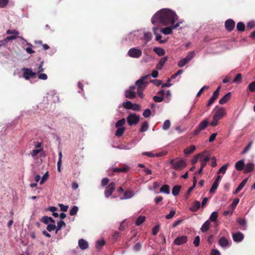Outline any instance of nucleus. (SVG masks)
Wrapping results in <instances>:
<instances>
[{
	"instance_id": "obj_17",
	"label": "nucleus",
	"mask_w": 255,
	"mask_h": 255,
	"mask_svg": "<svg viewBox=\"0 0 255 255\" xmlns=\"http://www.w3.org/2000/svg\"><path fill=\"white\" fill-rule=\"evenodd\" d=\"M231 97V93L229 92L222 97L219 101V103L221 105L226 103Z\"/></svg>"
},
{
	"instance_id": "obj_28",
	"label": "nucleus",
	"mask_w": 255,
	"mask_h": 255,
	"mask_svg": "<svg viewBox=\"0 0 255 255\" xmlns=\"http://www.w3.org/2000/svg\"><path fill=\"white\" fill-rule=\"evenodd\" d=\"M210 223L209 221H206L202 225L201 230L202 232H205L207 231L210 228Z\"/></svg>"
},
{
	"instance_id": "obj_10",
	"label": "nucleus",
	"mask_w": 255,
	"mask_h": 255,
	"mask_svg": "<svg viewBox=\"0 0 255 255\" xmlns=\"http://www.w3.org/2000/svg\"><path fill=\"white\" fill-rule=\"evenodd\" d=\"M226 115V110L224 108H220L218 109L213 116V119H216L218 120H220Z\"/></svg>"
},
{
	"instance_id": "obj_36",
	"label": "nucleus",
	"mask_w": 255,
	"mask_h": 255,
	"mask_svg": "<svg viewBox=\"0 0 255 255\" xmlns=\"http://www.w3.org/2000/svg\"><path fill=\"white\" fill-rule=\"evenodd\" d=\"M160 192L169 194L170 193L169 186L168 185H164L162 186L160 189Z\"/></svg>"
},
{
	"instance_id": "obj_16",
	"label": "nucleus",
	"mask_w": 255,
	"mask_h": 255,
	"mask_svg": "<svg viewBox=\"0 0 255 255\" xmlns=\"http://www.w3.org/2000/svg\"><path fill=\"white\" fill-rule=\"evenodd\" d=\"M255 168V165L253 163H248L245 166V170L244 172L245 173H248L251 172Z\"/></svg>"
},
{
	"instance_id": "obj_9",
	"label": "nucleus",
	"mask_w": 255,
	"mask_h": 255,
	"mask_svg": "<svg viewBox=\"0 0 255 255\" xmlns=\"http://www.w3.org/2000/svg\"><path fill=\"white\" fill-rule=\"evenodd\" d=\"M135 86H131L125 92V97L127 98L133 99L135 98L136 94L134 92Z\"/></svg>"
},
{
	"instance_id": "obj_7",
	"label": "nucleus",
	"mask_w": 255,
	"mask_h": 255,
	"mask_svg": "<svg viewBox=\"0 0 255 255\" xmlns=\"http://www.w3.org/2000/svg\"><path fill=\"white\" fill-rule=\"evenodd\" d=\"M180 23V22H178L176 24H170V26L161 28L160 31L166 35L170 34L172 33V30L179 26Z\"/></svg>"
},
{
	"instance_id": "obj_62",
	"label": "nucleus",
	"mask_w": 255,
	"mask_h": 255,
	"mask_svg": "<svg viewBox=\"0 0 255 255\" xmlns=\"http://www.w3.org/2000/svg\"><path fill=\"white\" fill-rule=\"evenodd\" d=\"M41 150H42L41 149H36L33 150L31 152V155L32 157H34L36 156L40 152V151Z\"/></svg>"
},
{
	"instance_id": "obj_35",
	"label": "nucleus",
	"mask_w": 255,
	"mask_h": 255,
	"mask_svg": "<svg viewBox=\"0 0 255 255\" xmlns=\"http://www.w3.org/2000/svg\"><path fill=\"white\" fill-rule=\"evenodd\" d=\"M65 226H66V224L64 221H60L58 222L57 223V226H56V233H57L58 231L60 230L63 227H64Z\"/></svg>"
},
{
	"instance_id": "obj_52",
	"label": "nucleus",
	"mask_w": 255,
	"mask_h": 255,
	"mask_svg": "<svg viewBox=\"0 0 255 255\" xmlns=\"http://www.w3.org/2000/svg\"><path fill=\"white\" fill-rule=\"evenodd\" d=\"M6 33L7 34H13V35L18 36L19 34V32L15 29H13V30L8 29L7 30Z\"/></svg>"
},
{
	"instance_id": "obj_25",
	"label": "nucleus",
	"mask_w": 255,
	"mask_h": 255,
	"mask_svg": "<svg viewBox=\"0 0 255 255\" xmlns=\"http://www.w3.org/2000/svg\"><path fill=\"white\" fill-rule=\"evenodd\" d=\"M153 51L159 56H163L165 54L164 50L160 47H154Z\"/></svg>"
},
{
	"instance_id": "obj_20",
	"label": "nucleus",
	"mask_w": 255,
	"mask_h": 255,
	"mask_svg": "<svg viewBox=\"0 0 255 255\" xmlns=\"http://www.w3.org/2000/svg\"><path fill=\"white\" fill-rule=\"evenodd\" d=\"M245 163L244 160H240L237 162L235 164V168L238 171H242L245 167Z\"/></svg>"
},
{
	"instance_id": "obj_34",
	"label": "nucleus",
	"mask_w": 255,
	"mask_h": 255,
	"mask_svg": "<svg viewBox=\"0 0 255 255\" xmlns=\"http://www.w3.org/2000/svg\"><path fill=\"white\" fill-rule=\"evenodd\" d=\"M148 128V124L146 121L144 122L141 126L140 128V132H144L146 131Z\"/></svg>"
},
{
	"instance_id": "obj_21",
	"label": "nucleus",
	"mask_w": 255,
	"mask_h": 255,
	"mask_svg": "<svg viewBox=\"0 0 255 255\" xmlns=\"http://www.w3.org/2000/svg\"><path fill=\"white\" fill-rule=\"evenodd\" d=\"M168 60V57H164L162 58H161L159 63L157 64L156 65V68L158 69V70H161L162 69L163 65L165 64V63L166 62V61H167Z\"/></svg>"
},
{
	"instance_id": "obj_6",
	"label": "nucleus",
	"mask_w": 255,
	"mask_h": 255,
	"mask_svg": "<svg viewBox=\"0 0 255 255\" xmlns=\"http://www.w3.org/2000/svg\"><path fill=\"white\" fill-rule=\"evenodd\" d=\"M128 55L129 57L134 58H138L142 55V51L139 49L134 47L130 48L128 51Z\"/></svg>"
},
{
	"instance_id": "obj_30",
	"label": "nucleus",
	"mask_w": 255,
	"mask_h": 255,
	"mask_svg": "<svg viewBox=\"0 0 255 255\" xmlns=\"http://www.w3.org/2000/svg\"><path fill=\"white\" fill-rule=\"evenodd\" d=\"M41 221L45 224H47L49 222L55 223V221L51 217L48 216L43 217Z\"/></svg>"
},
{
	"instance_id": "obj_24",
	"label": "nucleus",
	"mask_w": 255,
	"mask_h": 255,
	"mask_svg": "<svg viewBox=\"0 0 255 255\" xmlns=\"http://www.w3.org/2000/svg\"><path fill=\"white\" fill-rule=\"evenodd\" d=\"M219 245L222 247H227L228 246L229 242L224 237H222L219 241Z\"/></svg>"
},
{
	"instance_id": "obj_58",
	"label": "nucleus",
	"mask_w": 255,
	"mask_h": 255,
	"mask_svg": "<svg viewBox=\"0 0 255 255\" xmlns=\"http://www.w3.org/2000/svg\"><path fill=\"white\" fill-rule=\"evenodd\" d=\"M255 26V22L254 21H250L248 22L247 27L249 29H251Z\"/></svg>"
},
{
	"instance_id": "obj_5",
	"label": "nucleus",
	"mask_w": 255,
	"mask_h": 255,
	"mask_svg": "<svg viewBox=\"0 0 255 255\" xmlns=\"http://www.w3.org/2000/svg\"><path fill=\"white\" fill-rule=\"evenodd\" d=\"M127 122L129 126L136 125L139 121V117L136 114H130L127 118Z\"/></svg>"
},
{
	"instance_id": "obj_51",
	"label": "nucleus",
	"mask_w": 255,
	"mask_h": 255,
	"mask_svg": "<svg viewBox=\"0 0 255 255\" xmlns=\"http://www.w3.org/2000/svg\"><path fill=\"white\" fill-rule=\"evenodd\" d=\"M151 114V110L149 109H146L143 112L142 115L145 118H148Z\"/></svg>"
},
{
	"instance_id": "obj_14",
	"label": "nucleus",
	"mask_w": 255,
	"mask_h": 255,
	"mask_svg": "<svg viewBox=\"0 0 255 255\" xmlns=\"http://www.w3.org/2000/svg\"><path fill=\"white\" fill-rule=\"evenodd\" d=\"M244 235L240 232L233 234V239L236 242H240L244 239Z\"/></svg>"
},
{
	"instance_id": "obj_33",
	"label": "nucleus",
	"mask_w": 255,
	"mask_h": 255,
	"mask_svg": "<svg viewBox=\"0 0 255 255\" xmlns=\"http://www.w3.org/2000/svg\"><path fill=\"white\" fill-rule=\"evenodd\" d=\"M171 126L170 121L168 120H166L162 125V129L167 130L169 129Z\"/></svg>"
},
{
	"instance_id": "obj_55",
	"label": "nucleus",
	"mask_w": 255,
	"mask_h": 255,
	"mask_svg": "<svg viewBox=\"0 0 255 255\" xmlns=\"http://www.w3.org/2000/svg\"><path fill=\"white\" fill-rule=\"evenodd\" d=\"M131 110L134 111H139L140 110V106L137 104H133Z\"/></svg>"
},
{
	"instance_id": "obj_18",
	"label": "nucleus",
	"mask_w": 255,
	"mask_h": 255,
	"mask_svg": "<svg viewBox=\"0 0 255 255\" xmlns=\"http://www.w3.org/2000/svg\"><path fill=\"white\" fill-rule=\"evenodd\" d=\"M247 181H248V178H245V179H244L241 182V183L239 185V186H238V187L237 188V189L234 192V194H238L243 189V188L245 186Z\"/></svg>"
},
{
	"instance_id": "obj_48",
	"label": "nucleus",
	"mask_w": 255,
	"mask_h": 255,
	"mask_svg": "<svg viewBox=\"0 0 255 255\" xmlns=\"http://www.w3.org/2000/svg\"><path fill=\"white\" fill-rule=\"evenodd\" d=\"M219 185V183H217L216 182H214L210 190V193H214L215 192L216 190L217 189Z\"/></svg>"
},
{
	"instance_id": "obj_37",
	"label": "nucleus",
	"mask_w": 255,
	"mask_h": 255,
	"mask_svg": "<svg viewBox=\"0 0 255 255\" xmlns=\"http://www.w3.org/2000/svg\"><path fill=\"white\" fill-rule=\"evenodd\" d=\"M145 220V218L144 216H139L137 218L135 222V225L137 226L140 225L143 223Z\"/></svg>"
},
{
	"instance_id": "obj_1",
	"label": "nucleus",
	"mask_w": 255,
	"mask_h": 255,
	"mask_svg": "<svg viewBox=\"0 0 255 255\" xmlns=\"http://www.w3.org/2000/svg\"><path fill=\"white\" fill-rule=\"evenodd\" d=\"M178 19L176 13L169 9L163 8L156 12L151 18L153 24H161L167 26L174 24Z\"/></svg>"
},
{
	"instance_id": "obj_54",
	"label": "nucleus",
	"mask_w": 255,
	"mask_h": 255,
	"mask_svg": "<svg viewBox=\"0 0 255 255\" xmlns=\"http://www.w3.org/2000/svg\"><path fill=\"white\" fill-rule=\"evenodd\" d=\"M200 237L199 236H197L195 238L194 242H193L194 245L196 247H198L200 244Z\"/></svg>"
},
{
	"instance_id": "obj_59",
	"label": "nucleus",
	"mask_w": 255,
	"mask_h": 255,
	"mask_svg": "<svg viewBox=\"0 0 255 255\" xmlns=\"http://www.w3.org/2000/svg\"><path fill=\"white\" fill-rule=\"evenodd\" d=\"M175 213L176 212L175 210H171L169 214L165 216V218L166 219H170L175 215Z\"/></svg>"
},
{
	"instance_id": "obj_64",
	"label": "nucleus",
	"mask_w": 255,
	"mask_h": 255,
	"mask_svg": "<svg viewBox=\"0 0 255 255\" xmlns=\"http://www.w3.org/2000/svg\"><path fill=\"white\" fill-rule=\"evenodd\" d=\"M59 206L60 208L61 211H62L63 212H66L67 211L68 208V206L67 205H64L62 204H59Z\"/></svg>"
},
{
	"instance_id": "obj_60",
	"label": "nucleus",
	"mask_w": 255,
	"mask_h": 255,
	"mask_svg": "<svg viewBox=\"0 0 255 255\" xmlns=\"http://www.w3.org/2000/svg\"><path fill=\"white\" fill-rule=\"evenodd\" d=\"M46 229L49 232H51L52 231L54 230L55 229L56 230V226L54 224H49L47 226Z\"/></svg>"
},
{
	"instance_id": "obj_2",
	"label": "nucleus",
	"mask_w": 255,
	"mask_h": 255,
	"mask_svg": "<svg viewBox=\"0 0 255 255\" xmlns=\"http://www.w3.org/2000/svg\"><path fill=\"white\" fill-rule=\"evenodd\" d=\"M149 74L141 77L139 79L137 80L135 83V87H137V92L138 96L142 99L143 98V91L147 86L148 82L146 81L150 78Z\"/></svg>"
},
{
	"instance_id": "obj_13",
	"label": "nucleus",
	"mask_w": 255,
	"mask_h": 255,
	"mask_svg": "<svg viewBox=\"0 0 255 255\" xmlns=\"http://www.w3.org/2000/svg\"><path fill=\"white\" fill-rule=\"evenodd\" d=\"M225 27L228 31L231 32L235 28V22L232 19H228L225 22Z\"/></svg>"
},
{
	"instance_id": "obj_22",
	"label": "nucleus",
	"mask_w": 255,
	"mask_h": 255,
	"mask_svg": "<svg viewBox=\"0 0 255 255\" xmlns=\"http://www.w3.org/2000/svg\"><path fill=\"white\" fill-rule=\"evenodd\" d=\"M79 247L82 250H85L88 248V244L87 241L84 239H80L78 242Z\"/></svg>"
},
{
	"instance_id": "obj_39",
	"label": "nucleus",
	"mask_w": 255,
	"mask_h": 255,
	"mask_svg": "<svg viewBox=\"0 0 255 255\" xmlns=\"http://www.w3.org/2000/svg\"><path fill=\"white\" fill-rule=\"evenodd\" d=\"M218 212H213L210 215L209 220L212 222H215L216 221V220L218 218Z\"/></svg>"
},
{
	"instance_id": "obj_11",
	"label": "nucleus",
	"mask_w": 255,
	"mask_h": 255,
	"mask_svg": "<svg viewBox=\"0 0 255 255\" xmlns=\"http://www.w3.org/2000/svg\"><path fill=\"white\" fill-rule=\"evenodd\" d=\"M188 241V238L186 236L177 237L174 240L173 243L177 246H180L186 243Z\"/></svg>"
},
{
	"instance_id": "obj_23",
	"label": "nucleus",
	"mask_w": 255,
	"mask_h": 255,
	"mask_svg": "<svg viewBox=\"0 0 255 255\" xmlns=\"http://www.w3.org/2000/svg\"><path fill=\"white\" fill-rule=\"evenodd\" d=\"M129 167L127 165H125L121 168H115L113 171L114 172H126L129 170Z\"/></svg>"
},
{
	"instance_id": "obj_42",
	"label": "nucleus",
	"mask_w": 255,
	"mask_h": 255,
	"mask_svg": "<svg viewBox=\"0 0 255 255\" xmlns=\"http://www.w3.org/2000/svg\"><path fill=\"white\" fill-rule=\"evenodd\" d=\"M194 56V52L190 51L188 53L186 57L184 58L189 62Z\"/></svg>"
},
{
	"instance_id": "obj_50",
	"label": "nucleus",
	"mask_w": 255,
	"mask_h": 255,
	"mask_svg": "<svg viewBox=\"0 0 255 255\" xmlns=\"http://www.w3.org/2000/svg\"><path fill=\"white\" fill-rule=\"evenodd\" d=\"M49 177L48 172H46L42 176L41 180L40 181V184H43L45 181H46Z\"/></svg>"
},
{
	"instance_id": "obj_57",
	"label": "nucleus",
	"mask_w": 255,
	"mask_h": 255,
	"mask_svg": "<svg viewBox=\"0 0 255 255\" xmlns=\"http://www.w3.org/2000/svg\"><path fill=\"white\" fill-rule=\"evenodd\" d=\"M242 79V74L240 73L238 74L236 77L234 78L233 80V82L234 83H239L240 82Z\"/></svg>"
},
{
	"instance_id": "obj_56",
	"label": "nucleus",
	"mask_w": 255,
	"mask_h": 255,
	"mask_svg": "<svg viewBox=\"0 0 255 255\" xmlns=\"http://www.w3.org/2000/svg\"><path fill=\"white\" fill-rule=\"evenodd\" d=\"M163 96H154L153 98V100L155 102H161L163 100Z\"/></svg>"
},
{
	"instance_id": "obj_29",
	"label": "nucleus",
	"mask_w": 255,
	"mask_h": 255,
	"mask_svg": "<svg viewBox=\"0 0 255 255\" xmlns=\"http://www.w3.org/2000/svg\"><path fill=\"white\" fill-rule=\"evenodd\" d=\"M206 152V151H205L204 152L202 153H200L199 154H197L195 155L194 158L192 159L191 161V163L192 165H194L195 163H196L198 160V159H200V157L202 156Z\"/></svg>"
},
{
	"instance_id": "obj_40",
	"label": "nucleus",
	"mask_w": 255,
	"mask_h": 255,
	"mask_svg": "<svg viewBox=\"0 0 255 255\" xmlns=\"http://www.w3.org/2000/svg\"><path fill=\"white\" fill-rule=\"evenodd\" d=\"M229 164H226L223 166H222L218 170V174H219L220 173L225 174L227 168L228 167Z\"/></svg>"
},
{
	"instance_id": "obj_32",
	"label": "nucleus",
	"mask_w": 255,
	"mask_h": 255,
	"mask_svg": "<svg viewBox=\"0 0 255 255\" xmlns=\"http://www.w3.org/2000/svg\"><path fill=\"white\" fill-rule=\"evenodd\" d=\"M237 29L239 31H244L246 29L245 24L243 22H239L237 24Z\"/></svg>"
},
{
	"instance_id": "obj_4",
	"label": "nucleus",
	"mask_w": 255,
	"mask_h": 255,
	"mask_svg": "<svg viewBox=\"0 0 255 255\" xmlns=\"http://www.w3.org/2000/svg\"><path fill=\"white\" fill-rule=\"evenodd\" d=\"M209 125L208 119H205L202 121L199 125L196 127V129L193 131L192 134L194 136L198 135L200 132L204 130Z\"/></svg>"
},
{
	"instance_id": "obj_41",
	"label": "nucleus",
	"mask_w": 255,
	"mask_h": 255,
	"mask_svg": "<svg viewBox=\"0 0 255 255\" xmlns=\"http://www.w3.org/2000/svg\"><path fill=\"white\" fill-rule=\"evenodd\" d=\"M194 56V52L190 51L188 53L186 57L184 58L189 62Z\"/></svg>"
},
{
	"instance_id": "obj_27",
	"label": "nucleus",
	"mask_w": 255,
	"mask_h": 255,
	"mask_svg": "<svg viewBox=\"0 0 255 255\" xmlns=\"http://www.w3.org/2000/svg\"><path fill=\"white\" fill-rule=\"evenodd\" d=\"M181 188V186L180 185L174 186L172 190V194L175 196H177L179 194Z\"/></svg>"
},
{
	"instance_id": "obj_63",
	"label": "nucleus",
	"mask_w": 255,
	"mask_h": 255,
	"mask_svg": "<svg viewBox=\"0 0 255 255\" xmlns=\"http://www.w3.org/2000/svg\"><path fill=\"white\" fill-rule=\"evenodd\" d=\"M159 230V225H157L153 228V229L152 230V234L154 236L157 235Z\"/></svg>"
},
{
	"instance_id": "obj_3",
	"label": "nucleus",
	"mask_w": 255,
	"mask_h": 255,
	"mask_svg": "<svg viewBox=\"0 0 255 255\" xmlns=\"http://www.w3.org/2000/svg\"><path fill=\"white\" fill-rule=\"evenodd\" d=\"M169 164L171 165V168L175 170H182L186 166L185 161L178 157L171 159Z\"/></svg>"
},
{
	"instance_id": "obj_15",
	"label": "nucleus",
	"mask_w": 255,
	"mask_h": 255,
	"mask_svg": "<svg viewBox=\"0 0 255 255\" xmlns=\"http://www.w3.org/2000/svg\"><path fill=\"white\" fill-rule=\"evenodd\" d=\"M201 206V203L198 201H195L193 202L192 207L190 208V210L192 212H197Z\"/></svg>"
},
{
	"instance_id": "obj_43",
	"label": "nucleus",
	"mask_w": 255,
	"mask_h": 255,
	"mask_svg": "<svg viewBox=\"0 0 255 255\" xmlns=\"http://www.w3.org/2000/svg\"><path fill=\"white\" fill-rule=\"evenodd\" d=\"M133 103L130 101H127L123 104V107L126 109L131 110Z\"/></svg>"
},
{
	"instance_id": "obj_38",
	"label": "nucleus",
	"mask_w": 255,
	"mask_h": 255,
	"mask_svg": "<svg viewBox=\"0 0 255 255\" xmlns=\"http://www.w3.org/2000/svg\"><path fill=\"white\" fill-rule=\"evenodd\" d=\"M133 195V192L130 190H127L124 193V199H129Z\"/></svg>"
},
{
	"instance_id": "obj_26",
	"label": "nucleus",
	"mask_w": 255,
	"mask_h": 255,
	"mask_svg": "<svg viewBox=\"0 0 255 255\" xmlns=\"http://www.w3.org/2000/svg\"><path fill=\"white\" fill-rule=\"evenodd\" d=\"M195 146L194 145H192L189 147H187V148H186L184 150V152L185 154H189L192 153L195 150Z\"/></svg>"
},
{
	"instance_id": "obj_44",
	"label": "nucleus",
	"mask_w": 255,
	"mask_h": 255,
	"mask_svg": "<svg viewBox=\"0 0 255 255\" xmlns=\"http://www.w3.org/2000/svg\"><path fill=\"white\" fill-rule=\"evenodd\" d=\"M188 63V62L185 58H183L178 61L177 65L179 67H182Z\"/></svg>"
},
{
	"instance_id": "obj_8",
	"label": "nucleus",
	"mask_w": 255,
	"mask_h": 255,
	"mask_svg": "<svg viewBox=\"0 0 255 255\" xmlns=\"http://www.w3.org/2000/svg\"><path fill=\"white\" fill-rule=\"evenodd\" d=\"M116 187V184L112 182H111L108 186L106 187L104 192L105 196L106 197L108 198L112 195L113 191L115 190Z\"/></svg>"
},
{
	"instance_id": "obj_12",
	"label": "nucleus",
	"mask_w": 255,
	"mask_h": 255,
	"mask_svg": "<svg viewBox=\"0 0 255 255\" xmlns=\"http://www.w3.org/2000/svg\"><path fill=\"white\" fill-rule=\"evenodd\" d=\"M23 77L26 80H29L30 77H33L36 75V73L32 71L31 68H23Z\"/></svg>"
},
{
	"instance_id": "obj_61",
	"label": "nucleus",
	"mask_w": 255,
	"mask_h": 255,
	"mask_svg": "<svg viewBox=\"0 0 255 255\" xmlns=\"http://www.w3.org/2000/svg\"><path fill=\"white\" fill-rule=\"evenodd\" d=\"M109 182V179L108 178H104L101 181V185L102 186H105L108 185Z\"/></svg>"
},
{
	"instance_id": "obj_46",
	"label": "nucleus",
	"mask_w": 255,
	"mask_h": 255,
	"mask_svg": "<svg viewBox=\"0 0 255 255\" xmlns=\"http://www.w3.org/2000/svg\"><path fill=\"white\" fill-rule=\"evenodd\" d=\"M126 123V120L125 119H122L119 121H118L116 124V128H121L120 127H122L124 125H125Z\"/></svg>"
},
{
	"instance_id": "obj_49",
	"label": "nucleus",
	"mask_w": 255,
	"mask_h": 255,
	"mask_svg": "<svg viewBox=\"0 0 255 255\" xmlns=\"http://www.w3.org/2000/svg\"><path fill=\"white\" fill-rule=\"evenodd\" d=\"M239 199L235 198L234 199L231 205V207H232L233 211H234L235 210V209L236 208V207L237 205H238V204L239 203Z\"/></svg>"
},
{
	"instance_id": "obj_47",
	"label": "nucleus",
	"mask_w": 255,
	"mask_h": 255,
	"mask_svg": "<svg viewBox=\"0 0 255 255\" xmlns=\"http://www.w3.org/2000/svg\"><path fill=\"white\" fill-rule=\"evenodd\" d=\"M78 211V208L76 206H74L70 211V215L71 216H74L76 215Z\"/></svg>"
},
{
	"instance_id": "obj_19",
	"label": "nucleus",
	"mask_w": 255,
	"mask_h": 255,
	"mask_svg": "<svg viewBox=\"0 0 255 255\" xmlns=\"http://www.w3.org/2000/svg\"><path fill=\"white\" fill-rule=\"evenodd\" d=\"M210 157L209 156H204V154L202 156L200 157V161L201 162V166L202 168H204L206 166L207 162L209 160Z\"/></svg>"
},
{
	"instance_id": "obj_45",
	"label": "nucleus",
	"mask_w": 255,
	"mask_h": 255,
	"mask_svg": "<svg viewBox=\"0 0 255 255\" xmlns=\"http://www.w3.org/2000/svg\"><path fill=\"white\" fill-rule=\"evenodd\" d=\"M105 245V241L104 240H98L96 244V248L98 250L100 249Z\"/></svg>"
},
{
	"instance_id": "obj_53",
	"label": "nucleus",
	"mask_w": 255,
	"mask_h": 255,
	"mask_svg": "<svg viewBox=\"0 0 255 255\" xmlns=\"http://www.w3.org/2000/svg\"><path fill=\"white\" fill-rule=\"evenodd\" d=\"M248 89L251 92H255V81L251 83L249 85Z\"/></svg>"
},
{
	"instance_id": "obj_31",
	"label": "nucleus",
	"mask_w": 255,
	"mask_h": 255,
	"mask_svg": "<svg viewBox=\"0 0 255 255\" xmlns=\"http://www.w3.org/2000/svg\"><path fill=\"white\" fill-rule=\"evenodd\" d=\"M118 129L116 130L115 135L117 137H121L124 133L125 130V127L117 128Z\"/></svg>"
}]
</instances>
